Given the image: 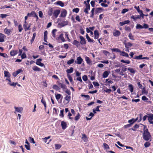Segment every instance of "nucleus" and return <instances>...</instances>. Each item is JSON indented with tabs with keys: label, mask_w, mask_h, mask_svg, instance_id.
<instances>
[{
	"label": "nucleus",
	"mask_w": 153,
	"mask_h": 153,
	"mask_svg": "<svg viewBox=\"0 0 153 153\" xmlns=\"http://www.w3.org/2000/svg\"><path fill=\"white\" fill-rule=\"evenodd\" d=\"M146 126H144L143 132V137L146 141L150 140L151 141V136L150 133L149 132L148 130L146 128Z\"/></svg>",
	"instance_id": "obj_1"
},
{
	"label": "nucleus",
	"mask_w": 153,
	"mask_h": 153,
	"mask_svg": "<svg viewBox=\"0 0 153 153\" xmlns=\"http://www.w3.org/2000/svg\"><path fill=\"white\" fill-rule=\"evenodd\" d=\"M139 115V117H137L135 120L133 118L132 119L129 120L128 121V123H129L130 124H131V125H132L136 121L140 122L141 120L142 114H140Z\"/></svg>",
	"instance_id": "obj_2"
},
{
	"label": "nucleus",
	"mask_w": 153,
	"mask_h": 153,
	"mask_svg": "<svg viewBox=\"0 0 153 153\" xmlns=\"http://www.w3.org/2000/svg\"><path fill=\"white\" fill-rule=\"evenodd\" d=\"M83 60L80 57H78L76 59L75 61V62L78 64H81Z\"/></svg>",
	"instance_id": "obj_3"
},
{
	"label": "nucleus",
	"mask_w": 153,
	"mask_h": 153,
	"mask_svg": "<svg viewBox=\"0 0 153 153\" xmlns=\"http://www.w3.org/2000/svg\"><path fill=\"white\" fill-rule=\"evenodd\" d=\"M60 13V10H54L53 15L55 18H57L58 16L59 15Z\"/></svg>",
	"instance_id": "obj_4"
},
{
	"label": "nucleus",
	"mask_w": 153,
	"mask_h": 153,
	"mask_svg": "<svg viewBox=\"0 0 153 153\" xmlns=\"http://www.w3.org/2000/svg\"><path fill=\"white\" fill-rule=\"evenodd\" d=\"M63 34L62 33L57 38H56V40L59 41L60 39L61 40L62 42H64L65 41L63 36Z\"/></svg>",
	"instance_id": "obj_5"
},
{
	"label": "nucleus",
	"mask_w": 153,
	"mask_h": 153,
	"mask_svg": "<svg viewBox=\"0 0 153 153\" xmlns=\"http://www.w3.org/2000/svg\"><path fill=\"white\" fill-rule=\"evenodd\" d=\"M79 38L80 39V43L82 45L85 44L86 42L85 38L82 36H80Z\"/></svg>",
	"instance_id": "obj_6"
},
{
	"label": "nucleus",
	"mask_w": 153,
	"mask_h": 153,
	"mask_svg": "<svg viewBox=\"0 0 153 153\" xmlns=\"http://www.w3.org/2000/svg\"><path fill=\"white\" fill-rule=\"evenodd\" d=\"M85 8L84 9V12L85 13L88 14V11L90 10V5L89 4H86L85 6Z\"/></svg>",
	"instance_id": "obj_7"
},
{
	"label": "nucleus",
	"mask_w": 153,
	"mask_h": 153,
	"mask_svg": "<svg viewBox=\"0 0 153 153\" xmlns=\"http://www.w3.org/2000/svg\"><path fill=\"white\" fill-rule=\"evenodd\" d=\"M14 108L15 109V113H16V112L19 113H21L23 110V108L20 107H15Z\"/></svg>",
	"instance_id": "obj_8"
},
{
	"label": "nucleus",
	"mask_w": 153,
	"mask_h": 153,
	"mask_svg": "<svg viewBox=\"0 0 153 153\" xmlns=\"http://www.w3.org/2000/svg\"><path fill=\"white\" fill-rule=\"evenodd\" d=\"M120 32L118 30H115L113 32V35L115 36H118L120 35Z\"/></svg>",
	"instance_id": "obj_9"
},
{
	"label": "nucleus",
	"mask_w": 153,
	"mask_h": 153,
	"mask_svg": "<svg viewBox=\"0 0 153 153\" xmlns=\"http://www.w3.org/2000/svg\"><path fill=\"white\" fill-rule=\"evenodd\" d=\"M103 8L101 7L97 8L95 9V13L97 14L98 13H101L102 11L104 10Z\"/></svg>",
	"instance_id": "obj_10"
},
{
	"label": "nucleus",
	"mask_w": 153,
	"mask_h": 153,
	"mask_svg": "<svg viewBox=\"0 0 153 153\" xmlns=\"http://www.w3.org/2000/svg\"><path fill=\"white\" fill-rule=\"evenodd\" d=\"M67 13V12L66 10L65 9H64L61 13L60 15V16L61 17H65L66 16Z\"/></svg>",
	"instance_id": "obj_11"
},
{
	"label": "nucleus",
	"mask_w": 153,
	"mask_h": 153,
	"mask_svg": "<svg viewBox=\"0 0 153 153\" xmlns=\"http://www.w3.org/2000/svg\"><path fill=\"white\" fill-rule=\"evenodd\" d=\"M18 53V51L16 50H13L10 53L11 56H14L16 55Z\"/></svg>",
	"instance_id": "obj_12"
},
{
	"label": "nucleus",
	"mask_w": 153,
	"mask_h": 153,
	"mask_svg": "<svg viewBox=\"0 0 153 153\" xmlns=\"http://www.w3.org/2000/svg\"><path fill=\"white\" fill-rule=\"evenodd\" d=\"M6 36L4 35L1 33H0V42H3L4 41V39Z\"/></svg>",
	"instance_id": "obj_13"
},
{
	"label": "nucleus",
	"mask_w": 153,
	"mask_h": 153,
	"mask_svg": "<svg viewBox=\"0 0 153 153\" xmlns=\"http://www.w3.org/2000/svg\"><path fill=\"white\" fill-rule=\"evenodd\" d=\"M68 24V22L67 21H63L60 23H59V25L62 27H64Z\"/></svg>",
	"instance_id": "obj_14"
},
{
	"label": "nucleus",
	"mask_w": 153,
	"mask_h": 153,
	"mask_svg": "<svg viewBox=\"0 0 153 153\" xmlns=\"http://www.w3.org/2000/svg\"><path fill=\"white\" fill-rule=\"evenodd\" d=\"M131 18L133 19L134 21H136L137 19L140 18V16L139 15L132 16L131 17Z\"/></svg>",
	"instance_id": "obj_15"
},
{
	"label": "nucleus",
	"mask_w": 153,
	"mask_h": 153,
	"mask_svg": "<svg viewBox=\"0 0 153 153\" xmlns=\"http://www.w3.org/2000/svg\"><path fill=\"white\" fill-rule=\"evenodd\" d=\"M94 38L95 39H97L99 37V32L97 30H96L94 31Z\"/></svg>",
	"instance_id": "obj_16"
},
{
	"label": "nucleus",
	"mask_w": 153,
	"mask_h": 153,
	"mask_svg": "<svg viewBox=\"0 0 153 153\" xmlns=\"http://www.w3.org/2000/svg\"><path fill=\"white\" fill-rule=\"evenodd\" d=\"M4 32L6 34H7L8 36H9L10 34V32L11 31L10 30L8 29L7 28H5L4 29Z\"/></svg>",
	"instance_id": "obj_17"
},
{
	"label": "nucleus",
	"mask_w": 153,
	"mask_h": 153,
	"mask_svg": "<svg viewBox=\"0 0 153 153\" xmlns=\"http://www.w3.org/2000/svg\"><path fill=\"white\" fill-rule=\"evenodd\" d=\"M61 125L62 128L63 129H65L66 127V124L65 122L63 121H62L61 123Z\"/></svg>",
	"instance_id": "obj_18"
},
{
	"label": "nucleus",
	"mask_w": 153,
	"mask_h": 153,
	"mask_svg": "<svg viewBox=\"0 0 153 153\" xmlns=\"http://www.w3.org/2000/svg\"><path fill=\"white\" fill-rule=\"evenodd\" d=\"M148 120L149 122L152 121L153 120V114H150L148 116Z\"/></svg>",
	"instance_id": "obj_19"
},
{
	"label": "nucleus",
	"mask_w": 153,
	"mask_h": 153,
	"mask_svg": "<svg viewBox=\"0 0 153 153\" xmlns=\"http://www.w3.org/2000/svg\"><path fill=\"white\" fill-rule=\"evenodd\" d=\"M85 60L88 64L90 65L92 61L88 57H85Z\"/></svg>",
	"instance_id": "obj_20"
},
{
	"label": "nucleus",
	"mask_w": 153,
	"mask_h": 153,
	"mask_svg": "<svg viewBox=\"0 0 153 153\" xmlns=\"http://www.w3.org/2000/svg\"><path fill=\"white\" fill-rule=\"evenodd\" d=\"M124 45L125 47L127 49H128L129 47H131L132 45V44L130 42H129L126 43H125Z\"/></svg>",
	"instance_id": "obj_21"
},
{
	"label": "nucleus",
	"mask_w": 153,
	"mask_h": 153,
	"mask_svg": "<svg viewBox=\"0 0 153 153\" xmlns=\"http://www.w3.org/2000/svg\"><path fill=\"white\" fill-rule=\"evenodd\" d=\"M4 75L5 77L7 78H10L11 76L10 73L8 71H4Z\"/></svg>",
	"instance_id": "obj_22"
},
{
	"label": "nucleus",
	"mask_w": 153,
	"mask_h": 153,
	"mask_svg": "<svg viewBox=\"0 0 153 153\" xmlns=\"http://www.w3.org/2000/svg\"><path fill=\"white\" fill-rule=\"evenodd\" d=\"M120 55L125 56L126 57L129 56L128 54L127 53L125 52L124 51H121L120 53Z\"/></svg>",
	"instance_id": "obj_23"
},
{
	"label": "nucleus",
	"mask_w": 153,
	"mask_h": 153,
	"mask_svg": "<svg viewBox=\"0 0 153 153\" xmlns=\"http://www.w3.org/2000/svg\"><path fill=\"white\" fill-rule=\"evenodd\" d=\"M73 44L76 45L77 47L80 45L79 42L76 40H74V41Z\"/></svg>",
	"instance_id": "obj_24"
},
{
	"label": "nucleus",
	"mask_w": 153,
	"mask_h": 153,
	"mask_svg": "<svg viewBox=\"0 0 153 153\" xmlns=\"http://www.w3.org/2000/svg\"><path fill=\"white\" fill-rule=\"evenodd\" d=\"M32 69L34 71H41V69L40 68L36 66H34L32 68Z\"/></svg>",
	"instance_id": "obj_25"
},
{
	"label": "nucleus",
	"mask_w": 153,
	"mask_h": 153,
	"mask_svg": "<svg viewBox=\"0 0 153 153\" xmlns=\"http://www.w3.org/2000/svg\"><path fill=\"white\" fill-rule=\"evenodd\" d=\"M71 97L70 95H66L64 97V99L65 100L68 101V102H70V100H71Z\"/></svg>",
	"instance_id": "obj_26"
},
{
	"label": "nucleus",
	"mask_w": 153,
	"mask_h": 153,
	"mask_svg": "<svg viewBox=\"0 0 153 153\" xmlns=\"http://www.w3.org/2000/svg\"><path fill=\"white\" fill-rule=\"evenodd\" d=\"M128 89L131 92H132L133 91V87L132 85L130 84L128 86Z\"/></svg>",
	"instance_id": "obj_27"
},
{
	"label": "nucleus",
	"mask_w": 153,
	"mask_h": 153,
	"mask_svg": "<svg viewBox=\"0 0 153 153\" xmlns=\"http://www.w3.org/2000/svg\"><path fill=\"white\" fill-rule=\"evenodd\" d=\"M59 85L61 86V88L63 89L64 90H65V89H66L67 88L66 85L64 84L60 83H59Z\"/></svg>",
	"instance_id": "obj_28"
},
{
	"label": "nucleus",
	"mask_w": 153,
	"mask_h": 153,
	"mask_svg": "<svg viewBox=\"0 0 153 153\" xmlns=\"http://www.w3.org/2000/svg\"><path fill=\"white\" fill-rule=\"evenodd\" d=\"M109 73L108 71H105L103 74V77L104 78H106L108 75Z\"/></svg>",
	"instance_id": "obj_29"
},
{
	"label": "nucleus",
	"mask_w": 153,
	"mask_h": 153,
	"mask_svg": "<svg viewBox=\"0 0 153 153\" xmlns=\"http://www.w3.org/2000/svg\"><path fill=\"white\" fill-rule=\"evenodd\" d=\"M74 70L73 68L71 67L69 69L66 70V72L67 74H70L73 72Z\"/></svg>",
	"instance_id": "obj_30"
},
{
	"label": "nucleus",
	"mask_w": 153,
	"mask_h": 153,
	"mask_svg": "<svg viewBox=\"0 0 153 153\" xmlns=\"http://www.w3.org/2000/svg\"><path fill=\"white\" fill-rule=\"evenodd\" d=\"M57 30L56 29L53 30L52 31V36L54 38H56V33Z\"/></svg>",
	"instance_id": "obj_31"
},
{
	"label": "nucleus",
	"mask_w": 153,
	"mask_h": 153,
	"mask_svg": "<svg viewBox=\"0 0 153 153\" xmlns=\"http://www.w3.org/2000/svg\"><path fill=\"white\" fill-rule=\"evenodd\" d=\"M142 55H140L138 56H137L134 58V59H143Z\"/></svg>",
	"instance_id": "obj_32"
},
{
	"label": "nucleus",
	"mask_w": 153,
	"mask_h": 153,
	"mask_svg": "<svg viewBox=\"0 0 153 153\" xmlns=\"http://www.w3.org/2000/svg\"><path fill=\"white\" fill-rule=\"evenodd\" d=\"M111 50L112 52H120V53L121 51H120L119 49L117 48H114L111 49Z\"/></svg>",
	"instance_id": "obj_33"
},
{
	"label": "nucleus",
	"mask_w": 153,
	"mask_h": 153,
	"mask_svg": "<svg viewBox=\"0 0 153 153\" xmlns=\"http://www.w3.org/2000/svg\"><path fill=\"white\" fill-rule=\"evenodd\" d=\"M36 13L34 11H32L30 13H27L28 16H29V17H31V16H33L35 15Z\"/></svg>",
	"instance_id": "obj_34"
},
{
	"label": "nucleus",
	"mask_w": 153,
	"mask_h": 153,
	"mask_svg": "<svg viewBox=\"0 0 153 153\" xmlns=\"http://www.w3.org/2000/svg\"><path fill=\"white\" fill-rule=\"evenodd\" d=\"M62 146V145L59 144H56L55 145V148L56 149H60Z\"/></svg>",
	"instance_id": "obj_35"
},
{
	"label": "nucleus",
	"mask_w": 153,
	"mask_h": 153,
	"mask_svg": "<svg viewBox=\"0 0 153 153\" xmlns=\"http://www.w3.org/2000/svg\"><path fill=\"white\" fill-rule=\"evenodd\" d=\"M128 37L129 38V39L132 40H134V36L131 33H130L128 35Z\"/></svg>",
	"instance_id": "obj_36"
},
{
	"label": "nucleus",
	"mask_w": 153,
	"mask_h": 153,
	"mask_svg": "<svg viewBox=\"0 0 153 153\" xmlns=\"http://www.w3.org/2000/svg\"><path fill=\"white\" fill-rule=\"evenodd\" d=\"M82 138L85 142H86L87 141V137L85 134H83L82 135Z\"/></svg>",
	"instance_id": "obj_37"
},
{
	"label": "nucleus",
	"mask_w": 153,
	"mask_h": 153,
	"mask_svg": "<svg viewBox=\"0 0 153 153\" xmlns=\"http://www.w3.org/2000/svg\"><path fill=\"white\" fill-rule=\"evenodd\" d=\"M27 24H24L23 25V27L25 31L29 30V27L27 26Z\"/></svg>",
	"instance_id": "obj_38"
},
{
	"label": "nucleus",
	"mask_w": 153,
	"mask_h": 153,
	"mask_svg": "<svg viewBox=\"0 0 153 153\" xmlns=\"http://www.w3.org/2000/svg\"><path fill=\"white\" fill-rule=\"evenodd\" d=\"M136 28V29H142L143 28V26L140 24H137Z\"/></svg>",
	"instance_id": "obj_39"
},
{
	"label": "nucleus",
	"mask_w": 153,
	"mask_h": 153,
	"mask_svg": "<svg viewBox=\"0 0 153 153\" xmlns=\"http://www.w3.org/2000/svg\"><path fill=\"white\" fill-rule=\"evenodd\" d=\"M36 64L37 65H39L41 67L44 66V64L42 63L41 62H39V61H36Z\"/></svg>",
	"instance_id": "obj_40"
},
{
	"label": "nucleus",
	"mask_w": 153,
	"mask_h": 153,
	"mask_svg": "<svg viewBox=\"0 0 153 153\" xmlns=\"http://www.w3.org/2000/svg\"><path fill=\"white\" fill-rule=\"evenodd\" d=\"M128 70L131 73L134 74L135 72V70L133 68H128Z\"/></svg>",
	"instance_id": "obj_41"
},
{
	"label": "nucleus",
	"mask_w": 153,
	"mask_h": 153,
	"mask_svg": "<svg viewBox=\"0 0 153 153\" xmlns=\"http://www.w3.org/2000/svg\"><path fill=\"white\" fill-rule=\"evenodd\" d=\"M57 4L62 7H63L64 6V4L61 1H58L57 2Z\"/></svg>",
	"instance_id": "obj_42"
},
{
	"label": "nucleus",
	"mask_w": 153,
	"mask_h": 153,
	"mask_svg": "<svg viewBox=\"0 0 153 153\" xmlns=\"http://www.w3.org/2000/svg\"><path fill=\"white\" fill-rule=\"evenodd\" d=\"M150 145V143L149 142H146L144 144L145 147L147 148Z\"/></svg>",
	"instance_id": "obj_43"
},
{
	"label": "nucleus",
	"mask_w": 153,
	"mask_h": 153,
	"mask_svg": "<svg viewBox=\"0 0 153 153\" xmlns=\"http://www.w3.org/2000/svg\"><path fill=\"white\" fill-rule=\"evenodd\" d=\"M65 92L67 93L68 95H70L71 94V92L67 88L66 89H65L64 90Z\"/></svg>",
	"instance_id": "obj_44"
},
{
	"label": "nucleus",
	"mask_w": 153,
	"mask_h": 153,
	"mask_svg": "<svg viewBox=\"0 0 153 153\" xmlns=\"http://www.w3.org/2000/svg\"><path fill=\"white\" fill-rule=\"evenodd\" d=\"M121 62L124 63H126L127 64H129L130 62L129 60H127L126 61H125L123 59L121 60L120 61Z\"/></svg>",
	"instance_id": "obj_45"
},
{
	"label": "nucleus",
	"mask_w": 153,
	"mask_h": 153,
	"mask_svg": "<svg viewBox=\"0 0 153 153\" xmlns=\"http://www.w3.org/2000/svg\"><path fill=\"white\" fill-rule=\"evenodd\" d=\"M103 146L105 149H109V147L108 145L106 143H103Z\"/></svg>",
	"instance_id": "obj_46"
},
{
	"label": "nucleus",
	"mask_w": 153,
	"mask_h": 153,
	"mask_svg": "<svg viewBox=\"0 0 153 153\" xmlns=\"http://www.w3.org/2000/svg\"><path fill=\"white\" fill-rule=\"evenodd\" d=\"M74 62V60L73 59H72L69 60L67 64L68 65L71 64L73 63Z\"/></svg>",
	"instance_id": "obj_47"
},
{
	"label": "nucleus",
	"mask_w": 153,
	"mask_h": 153,
	"mask_svg": "<svg viewBox=\"0 0 153 153\" xmlns=\"http://www.w3.org/2000/svg\"><path fill=\"white\" fill-rule=\"evenodd\" d=\"M29 140L30 143H35V142L33 138L31 137H29Z\"/></svg>",
	"instance_id": "obj_48"
},
{
	"label": "nucleus",
	"mask_w": 153,
	"mask_h": 153,
	"mask_svg": "<svg viewBox=\"0 0 153 153\" xmlns=\"http://www.w3.org/2000/svg\"><path fill=\"white\" fill-rule=\"evenodd\" d=\"M53 89H55L56 90H59V87L56 85H53Z\"/></svg>",
	"instance_id": "obj_49"
},
{
	"label": "nucleus",
	"mask_w": 153,
	"mask_h": 153,
	"mask_svg": "<svg viewBox=\"0 0 153 153\" xmlns=\"http://www.w3.org/2000/svg\"><path fill=\"white\" fill-rule=\"evenodd\" d=\"M41 102H42L44 105L45 107V108L46 107V103L45 101H44L43 99V98L42 97V98L41 101Z\"/></svg>",
	"instance_id": "obj_50"
},
{
	"label": "nucleus",
	"mask_w": 153,
	"mask_h": 153,
	"mask_svg": "<svg viewBox=\"0 0 153 153\" xmlns=\"http://www.w3.org/2000/svg\"><path fill=\"white\" fill-rule=\"evenodd\" d=\"M134 8H135L137 10V11L140 13H141V11H142V10H140V9L139 7L138 6L137 7L135 6Z\"/></svg>",
	"instance_id": "obj_51"
},
{
	"label": "nucleus",
	"mask_w": 153,
	"mask_h": 153,
	"mask_svg": "<svg viewBox=\"0 0 153 153\" xmlns=\"http://www.w3.org/2000/svg\"><path fill=\"white\" fill-rule=\"evenodd\" d=\"M18 29L19 32H20L23 30V28L22 27V25H19L18 26Z\"/></svg>",
	"instance_id": "obj_52"
},
{
	"label": "nucleus",
	"mask_w": 153,
	"mask_h": 153,
	"mask_svg": "<svg viewBox=\"0 0 153 153\" xmlns=\"http://www.w3.org/2000/svg\"><path fill=\"white\" fill-rule=\"evenodd\" d=\"M103 53L105 55H109L110 54L109 53L105 50H103Z\"/></svg>",
	"instance_id": "obj_53"
},
{
	"label": "nucleus",
	"mask_w": 153,
	"mask_h": 153,
	"mask_svg": "<svg viewBox=\"0 0 153 153\" xmlns=\"http://www.w3.org/2000/svg\"><path fill=\"white\" fill-rule=\"evenodd\" d=\"M80 118L79 114V113L76 115L75 117V120H78Z\"/></svg>",
	"instance_id": "obj_54"
},
{
	"label": "nucleus",
	"mask_w": 153,
	"mask_h": 153,
	"mask_svg": "<svg viewBox=\"0 0 153 153\" xmlns=\"http://www.w3.org/2000/svg\"><path fill=\"white\" fill-rule=\"evenodd\" d=\"M73 11L74 12H75L76 13H78L79 11V9L78 8H74L73 9Z\"/></svg>",
	"instance_id": "obj_55"
},
{
	"label": "nucleus",
	"mask_w": 153,
	"mask_h": 153,
	"mask_svg": "<svg viewBox=\"0 0 153 153\" xmlns=\"http://www.w3.org/2000/svg\"><path fill=\"white\" fill-rule=\"evenodd\" d=\"M56 99L57 100H59L60 99L61 97V95L59 94H57L55 96Z\"/></svg>",
	"instance_id": "obj_56"
},
{
	"label": "nucleus",
	"mask_w": 153,
	"mask_h": 153,
	"mask_svg": "<svg viewBox=\"0 0 153 153\" xmlns=\"http://www.w3.org/2000/svg\"><path fill=\"white\" fill-rule=\"evenodd\" d=\"M48 15L50 16L52 15L53 13V10L52 9L50 10L48 12Z\"/></svg>",
	"instance_id": "obj_57"
},
{
	"label": "nucleus",
	"mask_w": 153,
	"mask_h": 153,
	"mask_svg": "<svg viewBox=\"0 0 153 153\" xmlns=\"http://www.w3.org/2000/svg\"><path fill=\"white\" fill-rule=\"evenodd\" d=\"M8 84H9L10 86H15L17 84V83H14V82H13L12 83H8Z\"/></svg>",
	"instance_id": "obj_58"
},
{
	"label": "nucleus",
	"mask_w": 153,
	"mask_h": 153,
	"mask_svg": "<svg viewBox=\"0 0 153 153\" xmlns=\"http://www.w3.org/2000/svg\"><path fill=\"white\" fill-rule=\"evenodd\" d=\"M63 112L64 109L60 111V113L59 114V116L61 117H64Z\"/></svg>",
	"instance_id": "obj_59"
},
{
	"label": "nucleus",
	"mask_w": 153,
	"mask_h": 153,
	"mask_svg": "<svg viewBox=\"0 0 153 153\" xmlns=\"http://www.w3.org/2000/svg\"><path fill=\"white\" fill-rule=\"evenodd\" d=\"M128 9L125 8L121 12V13H122L124 14L126 13V12L128 11Z\"/></svg>",
	"instance_id": "obj_60"
},
{
	"label": "nucleus",
	"mask_w": 153,
	"mask_h": 153,
	"mask_svg": "<svg viewBox=\"0 0 153 153\" xmlns=\"http://www.w3.org/2000/svg\"><path fill=\"white\" fill-rule=\"evenodd\" d=\"M93 84L94 86H99L100 85L97 82H93Z\"/></svg>",
	"instance_id": "obj_61"
},
{
	"label": "nucleus",
	"mask_w": 153,
	"mask_h": 153,
	"mask_svg": "<svg viewBox=\"0 0 153 153\" xmlns=\"http://www.w3.org/2000/svg\"><path fill=\"white\" fill-rule=\"evenodd\" d=\"M142 99L143 101H147L148 100V98L145 96H143L142 97Z\"/></svg>",
	"instance_id": "obj_62"
},
{
	"label": "nucleus",
	"mask_w": 153,
	"mask_h": 153,
	"mask_svg": "<svg viewBox=\"0 0 153 153\" xmlns=\"http://www.w3.org/2000/svg\"><path fill=\"white\" fill-rule=\"evenodd\" d=\"M95 1H91V4L92 7H95Z\"/></svg>",
	"instance_id": "obj_63"
},
{
	"label": "nucleus",
	"mask_w": 153,
	"mask_h": 153,
	"mask_svg": "<svg viewBox=\"0 0 153 153\" xmlns=\"http://www.w3.org/2000/svg\"><path fill=\"white\" fill-rule=\"evenodd\" d=\"M39 16L41 18H42L43 16V14L42 11H40L39 12Z\"/></svg>",
	"instance_id": "obj_64"
}]
</instances>
